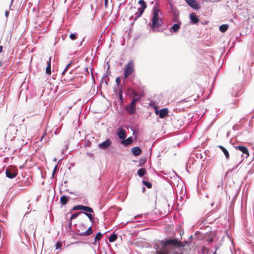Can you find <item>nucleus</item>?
<instances>
[{
  "label": "nucleus",
  "mask_w": 254,
  "mask_h": 254,
  "mask_svg": "<svg viewBox=\"0 0 254 254\" xmlns=\"http://www.w3.org/2000/svg\"><path fill=\"white\" fill-rule=\"evenodd\" d=\"M82 213H84L85 215H86L88 217L91 222H92L93 221L94 217L92 214L86 212H83Z\"/></svg>",
  "instance_id": "nucleus-28"
},
{
  "label": "nucleus",
  "mask_w": 254,
  "mask_h": 254,
  "mask_svg": "<svg viewBox=\"0 0 254 254\" xmlns=\"http://www.w3.org/2000/svg\"><path fill=\"white\" fill-rule=\"evenodd\" d=\"M218 147L223 151L227 159H229L230 155L228 150L223 146L219 145Z\"/></svg>",
  "instance_id": "nucleus-16"
},
{
  "label": "nucleus",
  "mask_w": 254,
  "mask_h": 254,
  "mask_svg": "<svg viewBox=\"0 0 254 254\" xmlns=\"http://www.w3.org/2000/svg\"><path fill=\"white\" fill-rule=\"evenodd\" d=\"M82 213H83L82 212H79L78 213H75V214L72 215L70 217V220L75 219L79 214H81Z\"/></svg>",
  "instance_id": "nucleus-30"
},
{
  "label": "nucleus",
  "mask_w": 254,
  "mask_h": 254,
  "mask_svg": "<svg viewBox=\"0 0 254 254\" xmlns=\"http://www.w3.org/2000/svg\"><path fill=\"white\" fill-rule=\"evenodd\" d=\"M51 58H49L48 61L47 62V66L46 68V72L48 74L50 75L51 74Z\"/></svg>",
  "instance_id": "nucleus-17"
},
{
  "label": "nucleus",
  "mask_w": 254,
  "mask_h": 254,
  "mask_svg": "<svg viewBox=\"0 0 254 254\" xmlns=\"http://www.w3.org/2000/svg\"><path fill=\"white\" fill-rule=\"evenodd\" d=\"M16 127L13 125H9L6 129L5 137L9 138L13 137L17 131Z\"/></svg>",
  "instance_id": "nucleus-4"
},
{
  "label": "nucleus",
  "mask_w": 254,
  "mask_h": 254,
  "mask_svg": "<svg viewBox=\"0 0 254 254\" xmlns=\"http://www.w3.org/2000/svg\"><path fill=\"white\" fill-rule=\"evenodd\" d=\"M170 6L171 7H172V4H170Z\"/></svg>",
  "instance_id": "nucleus-46"
},
{
  "label": "nucleus",
  "mask_w": 254,
  "mask_h": 254,
  "mask_svg": "<svg viewBox=\"0 0 254 254\" xmlns=\"http://www.w3.org/2000/svg\"><path fill=\"white\" fill-rule=\"evenodd\" d=\"M131 152L134 156H137L141 154L142 150L139 147L136 146L131 148Z\"/></svg>",
  "instance_id": "nucleus-14"
},
{
  "label": "nucleus",
  "mask_w": 254,
  "mask_h": 254,
  "mask_svg": "<svg viewBox=\"0 0 254 254\" xmlns=\"http://www.w3.org/2000/svg\"><path fill=\"white\" fill-rule=\"evenodd\" d=\"M61 203L63 205H65L67 203L68 199L65 195L62 196L60 199Z\"/></svg>",
  "instance_id": "nucleus-22"
},
{
  "label": "nucleus",
  "mask_w": 254,
  "mask_h": 254,
  "mask_svg": "<svg viewBox=\"0 0 254 254\" xmlns=\"http://www.w3.org/2000/svg\"><path fill=\"white\" fill-rule=\"evenodd\" d=\"M138 3L140 5L141 7L138 8V13L136 16V18L141 16L143 13L145 9L147 7V4L144 0H139Z\"/></svg>",
  "instance_id": "nucleus-7"
},
{
  "label": "nucleus",
  "mask_w": 254,
  "mask_h": 254,
  "mask_svg": "<svg viewBox=\"0 0 254 254\" xmlns=\"http://www.w3.org/2000/svg\"><path fill=\"white\" fill-rule=\"evenodd\" d=\"M57 169V166H56L55 167L54 169L53 172V176H54V174L56 173Z\"/></svg>",
  "instance_id": "nucleus-35"
},
{
  "label": "nucleus",
  "mask_w": 254,
  "mask_h": 254,
  "mask_svg": "<svg viewBox=\"0 0 254 254\" xmlns=\"http://www.w3.org/2000/svg\"><path fill=\"white\" fill-rule=\"evenodd\" d=\"M118 135L119 138L124 139L126 137L127 133L125 129L120 128L118 130Z\"/></svg>",
  "instance_id": "nucleus-12"
},
{
  "label": "nucleus",
  "mask_w": 254,
  "mask_h": 254,
  "mask_svg": "<svg viewBox=\"0 0 254 254\" xmlns=\"http://www.w3.org/2000/svg\"><path fill=\"white\" fill-rule=\"evenodd\" d=\"M102 237H103V234L101 233H100V232L96 234V235L94 238L95 243L97 241H99L101 239Z\"/></svg>",
  "instance_id": "nucleus-24"
},
{
  "label": "nucleus",
  "mask_w": 254,
  "mask_h": 254,
  "mask_svg": "<svg viewBox=\"0 0 254 254\" xmlns=\"http://www.w3.org/2000/svg\"><path fill=\"white\" fill-rule=\"evenodd\" d=\"M228 28L227 24H223L219 26V30L222 32H225Z\"/></svg>",
  "instance_id": "nucleus-21"
},
{
  "label": "nucleus",
  "mask_w": 254,
  "mask_h": 254,
  "mask_svg": "<svg viewBox=\"0 0 254 254\" xmlns=\"http://www.w3.org/2000/svg\"><path fill=\"white\" fill-rule=\"evenodd\" d=\"M90 144V142H89L88 143H87V145H88V146H89Z\"/></svg>",
  "instance_id": "nucleus-43"
},
{
  "label": "nucleus",
  "mask_w": 254,
  "mask_h": 254,
  "mask_svg": "<svg viewBox=\"0 0 254 254\" xmlns=\"http://www.w3.org/2000/svg\"><path fill=\"white\" fill-rule=\"evenodd\" d=\"M90 144V142H89L88 143H87V145H88V146H89Z\"/></svg>",
  "instance_id": "nucleus-41"
},
{
  "label": "nucleus",
  "mask_w": 254,
  "mask_h": 254,
  "mask_svg": "<svg viewBox=\"0 0 254 254\" xmlns=\"http://www.w3.org/2000/svg\"><path fill=\"white\" fill-rule=\"evenodd\" d=\"M116 82L118 85H119L121 83V79L119 77L116 78Z\"/></svg>",
  "instance_id": "nucleus-34"
},
{
  "label": "nucleus",
  "mask_w": 254,
  "mask_h": 254,
  "mask_svg": "<svg viewBox=\"0 0 254 254\" xmlns=\"http://www.w3.org/2000/svg\"><path fill=\"white\" fill-rule=\"evenodd\" d=\"M236 149H239L240 151H241L242 152H243L244 154H246V157H248L249 156V152L248 149L247 147L244 146H238L237 147H236Z\"/></svg>",
  "instance_id": "nucleus-13"
},
{
  "label": "nucleus",
  "mask_w": 254,
  "mask_h": 254,
  "mask_svg": "<svg viewBox=\"0 0 254 254\" xmlns=\"http://www.w3.org/2000/svg\"><path fill=\"white\" fill-rule=\"evenodd\" d=\"M180 25L178 23H176L171 27L170 30H172L174 32H177L180 29Z\"/></svg>",
  "instance_id": "nucleus-19"
},
{
  "label": "nucleus",
  "mask_w": 254,
  "mask_h": 254,
  "mask_svg": "<svg viewBox=\"0 0 254 254\" xmlns=\"http://www.w3.org/2000/svg\"><path fill=\"white\" fill-rule=\"evenodd\" d=\"M90 144V142H89L88 143H87V145H88V146H89Z\"/></svg>",
  "instance_id": "nucleus-42"
},
{
  "label": "nucleus",
  "mask_w": 254,
  "mask_h": 254,
  "mask_svg": "<svg viewBox=\"0 0 254 254\" xmlns=\"http://www.w3.org/2000/svg\"><path fill=\"white\" fill-rule=\"evenodd\" d=\"M196 101V99H194L193 102H195Z\"/></svg>",
  "instance_id": "nucleus-47"
},
{
  "label": "nucleus",
  "mask_w": 254,
  "mask_h": 254,
  "mask_svg": "<svg viewBox=\"0 0 254 254\" xmlns=\"http://www.w3.org/2000/svg\"><path fill=\"white\" fill-rule=\"evenodd\" d=\"M90 144V142H89L88 143H87V145H88V146H89Z\"/></svg>",
  "instance_id": "nucleus-44"
},
{
  "label": "nucleus",
  "mask_w": 254,
  "mask_h": 254,
  "mask_svg": "<svg viewBox=\"0 0 254 254\" xmlns=\"http://www.w3.org/2000/svg\"><path fill=\"white\" fill-rule=\"evenodd\" d=\"M213 254H216V252H215Z\"/></svg>",
  "instance_id": "nucleus-48"
},
{
  "label": "nucleus",
  "mask_w": 254,
  "mask_h": 254,
  "mask_svg": "<svg viewBox=\"0 0 254 254\" xmlns=\"http://www.w3.org/2000/svg\"><path fill=\"white\" fill-rule=\"evenodd\" d=\"M8 13V12H7V11H6V16H7V15Z\"/></svg>",
  "instance_id": "nucleus-45"
},
{
  "label": "nucleus",
  "mask_w": 254,
  "mask_h": 254,
  "mask_svg": "<svg viewBox=\"0 0 254 254\" xmlns=\"http://www.w3.org/2000/svg\"><path fill=\"white\" fill-rule=\"evenodd\" d=\"M213 238H209L208 239V242L209 243H211L212 242H213Z\"/></svg>",
  "instance_id": "nucleus-38"
},
{
  "label": "nucleus",
  "mask_w": 254,
  "mask_h": 254,
  "mask_svg": "<svg viewBox=\"0 0 254 254\" xmlns=\"http://www.w3.org/2000/svg\"><path fill=\"white\" fill-rule=\"evenodd\" d=\"M132 142V139L131 137H128L127 139L124 140L122 143L125 145H128Z\"/></svg>",
  "instance_id": "nucleus-18"
},
{
  "label": "nucleus",
  "mask_w": 254,
  "mask_h": 254,
  "mask_svg": "<svg viewBox=\"0 0 254 254\" xmlns=\"http://www.w3.org/2000/svg\"><path fill=\"white\" fill-rule=\"evenodd\" d=\"M83 205H77L74 206L72 208L73 210H82Z\"/></svg>",
  "instance_id": "nucleus-29"
},
{
  "label": "nucleus",
  "mask_w": 254,
  "mask_h": 254,
  "mask_svg": "<svg viewBox=\"0 0 254 254\" xmlns=\"http://www.w3.org/2000/svg\"><path fill=\"white\" fill-rule=\"evenodd\" d=\"M160 14L161 12L157 6H154L152 12L153 17L151 21L149 23V26L153 31H157L158 28L162 25Z\"/></svg>",
  "instance_id": "nucleus-2"
},
{
  "label": "nucleus",
  "mask_w": 254,
  "mask_h": 254,
  "mask_svg": "<svg viewBox=\"0 0 254 254\" xmlns=\"http://www.w3.org/2000/svg\"><path fill=\"white\" fill-rule=\"evenodd\" d=\"M185 1L190 7L194 9L198 10L200 8V6L195 0H185Z\"/></svg>",
  "instance_id": "nucleus-8"
},
{
  "label": "nucleus",
  "mask_w": 254,
  "mask_h": 254,
  "mask_svg": "<svg viewBox=\"0 0 254 254\" xmlns=\"http://www.w3.org/2000/svg\"><path fill=\"white\" fill-rule=\"evenodd\" d=\"M71 64V63H69L68 64H67L66 67L64 68V71H63L62 72V74H64L65 73V72H66L67 69L68 68V67Z\"/></svg>",
  "instance_id": "nucleus-33"
},
{
  "label": "nucleus",
  "mask_w": 254,
  "mask_h": 254,
  "mask_svg": "<svg viewBox=\"0 0 254 254\" xmlns=\"http://www.w3.org/2000/svg\"><path fill=\"white\" fill-rule=\"evenodd\" d=\"M190 20L194 24H196L199 21V18L195 15V13H191L190 14Z\"/></svg>",
  "instance_id": "nucleus-15"
},
{
  "label": "nucleus",
  "mask_w": 254,
  "mask_h": 254,
  "mask_svg": "<svg viewBox=\"0 0 254 254\" xmlns=\"http://www.w3.org/2000/svg\"><path fill=\"white\" fill-rule=\"evenodd\" d=\"M132 95H133V99H135V98L139 97V99L141 97L143 96V94H138L135 90H133L132 91Z\"/></svg>",
  "instance_id": "nucleus-26"
},
{
  "label": "nucleus",
  "mask_w": 254,
  "mask_h": 254,
  "mask_svg": "<svg viewBox=\"0 0 254 254\" xmlns=\"http://www.w3.org/2000/svg\"><path fill=\"white\" fill-rule=\"evenodd\" d=\"M82 208V210L85 211L86 212H90V213L93 212V209L92 208L90 207L83 205V207Z\"/></svg>",
  "instance_id": "nucleus-25"
},
{
  "label": "nucleus",
  "mask_w": 254,
  "mask_h": 254,
  "mask_svg": "<svg viewBox=\"0 0 254 254\" xmlns=\"http://www.w3.org/2000/svg\"><path fill=\"white\" fill-rule=\"evenodd\" d=\"M108 0H105L104 4H105V7L106 8H107V7H108Z\"/></svg>",
  "instance_id": "nucleus-36"
},
{
  "label": "nucleus",
  "mask_w": 254,
  "mask_h": 254,
  "mask_svg": "<svg viewBox=\"0 0 254 254\" xmlns=\"http://www.w3.org/2000/svg\"><path fill=\"white\" fill-rule=\"evenodd\" d=\"M3 50L2 46H0V53H2Z\"/></svg>",
  "instance_id": "nucleus-39"
},
{
  "label": "nucleus",
  "mask_w": 254,
  "mask_h": 254,
  "mask_svg": "<svg viewBox=\"0 0 254 254\" xmlns=\"http://www.w3.org/2000/svg\"><path fill=\"white\" fill-rule=\"evenodd\" d=\"M93 233V231L92 230L91 227H90L87 229L86 231L85 232L80 231V230H78V235L81 236H89Z\"/></svg>",
  "instance_id": "nucleus-11"
},
{
  "label": "nucleus",
  "mask_w": 254,
  "mask_h": 254,
  "mask_svg": "<svg viewBox=\"0 0 254 254\" xmlns=\"http://www.w3.org/2000/svg\"><path fill=\"white\" fill-rule=\"evenodd\" d=\"M134 62L130 61L127 64L124 69V78L128 77L134 71Z\"/></svg>",
  "instance_id": "nucleus-3"
},
{
  "label": "nucleus",
  "mask_w": 254,
  "mask_h": 254,
  "mask_svg": "<svg viewBox=\"0 0 254 254\" xmlns=\"http://www.w3.org/2000/svg\"><path fill=\"white\" fill-rule=\"evenodd\" d=\"M155 113L157 115L159 114L160 118H164L168 114V109L166 108L161 109L159 111L155 110Z\"/></svg>",
  "instance_id": "nucleus-10"
},
{
  "label": "nucleus",
  "mask_w": 254,
  "mask_h": 254,
  "mask_svg": "<svg viewBox=\"0 0 254 254\" xmlns=\"http://www.w3.org/2000/svg\"><path fill=\"white\" fill-rule=\"evenodd\" d=\"M190 101H191V100H187L186 99H184V100H181L180 102L182 103H185V102H190Z\"/></svg>",
  "instance_id": "nucleus-37"
},
{
  "label": "nucleus",
  "mask_w": 254,
  "mask_h": 254,
  "mask_svg": "<svg viewBox=\"0 0 254 254\" xmlns=\"http://www.w3.org/2000/svg\"><path fill=\"white\" fill-rule=\"evenodd\" d=\"M69 38H70L71 40H75V39H76L77 37H76V34H73V33H72V34H70L69 35Z\"/></svg>",
  "instance_id": "nucleus-32"
},
{
  "label": "nucleus",
  "mask_w": 254,
  "mask_h": 254,
  "mask_svg": "<svg viewBox=\"0 0 254 254\" xmlns=\"http://www.w3.org/2000/svg\"><path fill=\"white\" fill-rule=\"evenodd\" d=\"M120 98H121V100L123 99V98L122 97V95L121 94H120Z\"/></svg>",
  "instance_id": "nucleus-40"
},
{
  "label": "nucleus",
  "mask_w": 254,
  "mask_h": 254,
  "mask_svg": "<svg viewBox=\"0 0 254 254\" xmlns=\"http://www.w3.org/2000/svg\"><path fill=\"white\" fill-rule=\"evenodd\" d=\"M160 243L162 246V248L160 250L156 252V254H170V252L166 249V247L172 246L175 248L180 249L184 248L187 244V242H182L178 241L177 239H170L165 241H161Z\"/></svg>",
  "instance_id": "nucleus-1"
},
{
  "label": "nucleus",
  "mask_w": 254,
  "mask_h": 254,
  "mask_svg": "<svg viewBox=\"0 0 254 254\" xmlns=\"http://www.w3.org/2000/svg\"><path fill=\"white\" fill-rule=\"evenodd\" d=\"M112 144V141L110 139H107L105 141L98 145V147L102 149H107Z\"/></svg>",
  "instance_id": "nucleus-9"
},
{
  "label": "nucleus",
  "mask_w": 254,
  "mask_h": 254,
  "mask_svg": "<svg viewBox=\"0 0 254 254\" xmlns=\"http://www.w3.org/2000/svg\"><path fill=\"white\" fill-rule=\"evenodd\" d=\"M139 100V97L133 99L130 104L127 106L126 109L127 112L131 115L133 114L135 111V103Z\"/></svg>",
  "instance_id": "nucleus-5"
},
{
  "label": "nucleus",
  "mask_w": 254,
  "mask_h": 254,
  "mask_svg": "<svg viewBox=\"0 0 254 254\" xmlns=\"http://www.w3.org/2000/svg\"><path fill=\"white\" fill-rule=\"evenodd\" d=\"M17 170L14 168H7L5 171V174L7 178L13 179L17 175Z\"/></svg>",
  "instance_id": "nucleus-6"
},
{
  "label": "nucleus",
  "mask_w": 254,
  "mask_h": 254,
  "mask_svg": "<svg viewBox=\"0 0 254 254\" xmlns=\"http://www.w3.org/2000/svg\"><path fill=\"white\" fill-rule=\"evenodd\" d=\"M142 183L148 189H151L152 188V184L151 183L149 182H147L146 181H143Z\"/></svg>",
  "instance_id": "nucleus-27"
},
{
  "label": "nucleus",
  "mask_w": 254,
  "mask_h": 254,
  "mask_svg": "<svg viewBox=\"0 0 254 254\" xmlns=\"http://www.w3.org/2000/svg\"><path fill=\"white\" fill-rule=\"evenodd\" d=\"M62 247V243L61 242H57V244H56V249H60V248H61Z\"/></svg>",
  "instance_id": "nucleus-31"
},
{
  "label": "nucleus",
  "mask_w": 254,
  "mask_h": 254,
  "mask_svg": "<svg viewBox=\"0 0 254 254\" xmlns=\"http://www.w3.org/2000/svg\"><path fill=\"white\" fill-rule=\"evenodd\" d=\"M117 239V235L116 234H112L109 238V241L112 243L115 241Z\"/></svg>",
  "instance_id": "nucleus-23"
},
{
  "label": "nucleus",
  "mask_w": 254,
  "mask_h": 254,
  "mask_svg": "<svg viewBox=\"0 0 254 254\" xmlns=\"http://www.w3.org/2000/svg\"><path fill=\"white\" fill-rule=\"evenodd\" d=\"M146 172V171L144 168H141L137 171V174L139 177H142L145 175Z\"/></svg>",
  "instance_id": "nucleus-20"
}]
</instances>
